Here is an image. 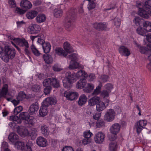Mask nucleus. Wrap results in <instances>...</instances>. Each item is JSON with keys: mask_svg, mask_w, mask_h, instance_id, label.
<instances>
[{"mask_svg": "<svg viewBox=\"0 0 151 151\" xmlns=\"http://www.w3.org/2000/svg\"><path fill=\"white\" fill-rule=\"evenodd\" d=\"M16 51L14 49L10 47L9 46L4 47V55L2 56V59L5 62L7 63L9 59H13L15 56Z\"/></svg>", "mask_w": 151, "mask_h": 151, "instance_id": "1", "label": "nucleus"}, {"mask_svg": "<svg viewBox=\"0 0 151 151\" xmlns=\"http://www.w3.org/2000/svg\"><path fill=\"white\" fill-rule=\"evenodd\" d=\"M136 6L139 8V15L145 19H148L149 17L150 11H149V12H147L144 10L142 8H145L144 6H143V4L139 1H137Z\"/></svg>", "mask_w": 151, "mask_h": 151, "instance_id": "2", "label": "nucleus"}, {"mask_svg": "<svg viewBox=\"0 0 151 151\" xmlns=\"http://www.w3.org/2000/svg\"><path fill=\"white\" fill-rule=\"evenodd\" d=\"M105 135L101 132H99L96 133L94 135V141L97 144H102L104 141Z\"/></svg>", "mask_w": 151, "mask_h": 151, "instance_id": "3", "label": "nucleus"}, {"mask_svg": "<svg viewBox=\"0 0 151 151\" xmlns=\"http://www.w3.org/2000/svg\"><path fill=\"white\" fill-rule=\"evenodd\" d=\"M57 101L55 98L54 97H48L46 98L42 102L43 106L48 107L51 105L55 104L57 103Z\"/></svg>", "mask_w": 151, "mask_h": 151, "instance_id": "4", "label": "nucleus"}, {"mask_svg": "<svg viewBox=\"0 0 151 151\" xmlns=\"http://www.w3.org/2000/svg\"><path fill=\"white\" fill-rule=\"evenodd\" d=\"M120 127V125L117 123H115L111 126L110 129V132L115 136L112 139H110L114 140L116 138L115 135L119 131Z\"/></svg>", "mask_w": 151, "mask_h": 151, "instance_id": "5", "label": "nucleus"}, {"mask_svg": "<svg viewBox=\"0 0 151 151\" xmlns=\"http://www.w3.org/2000/svg\"><path fill=\"white\" fill-rule=\"evenodd\" d=\"M115 116L114 111L112 109H110L106 113L104 119L107 122H110L114 119Z\"/></svg>", "mask_w": 151, "mask_h": 151, "instance_id": "6", "label": "nucleus"}, {"mask_svg": "<svg viewBox=\"0 0 151 151\" xmlns=\"http://www.w3.org/2000/svg\"><path fill=\"white\" fill-rule=\"evenodd\" d=\"M40 30V28L39 25L34 24L29 26L28 32L31 34H35L38 33Z\"/></svg>", "mask_w": 151, "mask_h": 151, "instance_id": "7", "label": "nucleus"}, {"mask_svg": "<svg viewBox=\"0 0 151 151\" xmlns=\"http://www.w3.org/2000/svg\"><path fill=\"white\" fill-rule=\"evenodd\" d=\"M66 42L64 43L63 44V48L64 50L60 47H57L55 49V52L59 56L64 57H66Z\"/></svg>", "mask_w": 151, "mask_h": 151, "instance_id": "8", "label": "nucleus"}, {"mask_svg": "<svg viewBox=\"0 0 151 151\" xmlns=\"http://www.w3.org/2000/svg\"><path fill=\"white\" fill-rule=\"evenodd\" d=\"M30 38L31 40L33 42L35 40L37 41V42L40 44H41L42 46V44L44 43H45L44 40V35L42 34H39L36 36H31Z\"/></svg>", "mask_w": 151, "mask_h": 151, "instance_id": "9", "label": "nucleus"}, {"mask_svg": "<svg viewBox=\"0 0 151 151\" xmlns=\"http://www.w3.org/2000/svg\"><path fill=\"white\" fill-rule=\"evenodd\" d=\"M134 44L139 49V51L142 53L145 54L149 52H151V44H149L147 45V48L144 47L140 46L136 41H134Z\"/></svg>", "mask_w": 151, "mask_h": 151, "instance_id": "10", "label": "nucleus"}, {"mask_svg": "<svg viewBox=\"0 0 151 151\" xmlns=\"http://www.w3.org/2000/svg\"><path fill=\"white\" fill-rule=\"evenodd\" d=\"M17 131L18 134L21 136L25 137L29 134V131L25 127L22 126H18L17 127Z\"/></svg>", "mask_w": 151, "mask_h": 151, "instance_id": "11", "label": "nucleus"}, {"mask_svg": "<svg viewBox=\"0 0 151 151\" xmlns=\"http://www.w3.org/2000/svg\"><path fill=\"white\" fill-rule=\"evenodd\" d=\"M118 50L122 55L128 56L130 54V51L128 48L123 45L120 46L118 48Z\"/></svg>", "mask_w": 151, "mask_h": 151, "instance_id": "12", "label": "nucleus"}, {"mask_svg": "<svg viewBox=\"0 0 151 151\" xmlns=\"http://www.w3.org/2000/svg\"><path fill=\"white\" fill-rule=\"evenodd\" d=\"M39 108V105L37 102L31 104L29 109V114L30 115H33L35 114V112L37 111Z\"/></svg>", "mask_w": 151, "mask_h": 151, "instance_id": "13", "label": "nucleus"}, {"mask_svg": "<svg viewBox=\"0 0 151 151\" xmlns=\"http://www.w3.org/2000/svg\"><path fill=\"white\" fill-rule=\"evenodd\" d=\"M78 96V93L75 92L69 91L68 92L67 91V99L73 101L77 98Z\"/></svg>", "mask_w": 151, "mask_h": 151, "instance_id": "14", "label": "nucleus"}, {"mask_svg": "<svg viewBox=\"0 0 151 151\" xmlns=\"http://www.w3.org/2000/svg\"><path fill=\"white\" fill-rule=\"evenodd\" d=\"M20 6L22 8L25 9L26 10L31 8L32 6V5L29 1L25 0L21 1Z\"/></svg>", "mask_w": 151, "mask_h": 151, "instance_id": "15", "label": "nucleus"}, {"mask_svg": "<svg viewBox=\"0 0 151 151\" xmlns=\"http://www.w3.org/2000/svg\"><path fill=\"white\" fill-rule=\"evenodd\" d=\"M107 24L106 23H95L94 24V27L99 30H106L107 29Z\"/></svg>", "mask_w": 151, "mask_h": 151, "instance_id": "16", "label": "nucleus"}, {"mask_svg": "<svg viewBox=\"0 0 151 151\" xmlns=\"http://www.w3.org/2000/svg\"><path fill=\"white\" fill-rule=\"evenodd\" d=\"M17 40L16 43L20 46L24 47H27L29 46L28 42L24 38H19L17 39Z\"/></svg>", "mask_w": 151, "mask_h": 151, "instance_id": "17", "label": "nucleus"}, {"mask_svg": "<svg viewBox=\"0 0 151 151\" xmlns=\"http://www.w3.org/2000/svg\"><path fill=\"white\" fill-rule=\"evenodd\" d=\"M47 142L46 139L42 137H38L36 141V143L39 146L43 147L46 146Z\"/></svg>", "mask_w": 151, "mask_h": 151, "instance_id": "18", "label": "nucleus"}, {"mask_svg": "<svg viewBox=\"0 0 151 151\" xmlns=\"http://www.w3.org/2000/svg\"><path fill=\"white\" fill-rule=\"evenodd\" d=\"M99 97L95 96L89 99L88 101V105L93 106L96 105L98 102L100 101Z\"/></svg>", "mask_w": 151, "mask_h": 151, "instance_id": "19", "label": "nucleus"}, {"mask_svg": "<svg viewBox=\"0 0 151 151\" xmlns=\"http://www.w3.org/2000/svg\"><path fill=\"white\" fill-rule=\"evenodd\" d=\"M68 73V76L67 77L68 83L69 84V87L71 86V84L74 82L76 80V78L75 74Z\"/></svg>", "mask_w": 151, "mask_h": 151, "instance_id": "20", "label": "nucleus"}, {"mask_svg": "<svg viewBox=\"0 0 151 151\" xmlns=\"http://www.w3.org/2000/svg\"><path fill=\"white\" fill-rule=\"evenodd\" d=\"M87 100V97L85 94H82L79 98L78 104L79 105L82 106L86 103Z\"/></svg>", "mask_w": 151, "mask_h": 151, "instance_id": "21", "label": "nucleus"}, {"mask_svg": "<svg viewBox=\"0 0 151 151\" xmlns=\"http://www.w3.org/2000/svg\"><path fill=\"white\" fill-rule=\"evenodd\" d=\"M106 107L105 103L103 101H99L96 105V110L100 112L104 110Z\"/></svg>", "mask_w": 151, "mask_h": 151, "instance_id": "22", "label": "nucleus"}, {"mask_svg": "<svg viewBox=\"0 0 151 151\" xmlns=\"http://www.w3.org/2000/svg\"><path fill=\"white\" fill-rule=\"evenodd\" d=\"M19 136L15 133H11L9 135L8 139L12 143H15L18 140Z\"/></svg>", "mask_w": 151, "mask_h": 151, "instance_id": "23", "label": "nucleus"}, {"mask_svg": "<svg viewBox=\"0 0 151 151\" xmlns=\"http://www.w3.org/2000/svg\"><path fill=\"white\" fill-rule=\"evenodd\" d=\"M37 12L35 10L30 11L27 13L26 17L29 19H32L37 16Z\"/></svg>", "mask_w": 151, "mask_h": 151, "instance_id": "24", "label": "nucleus"}, {"mask_svg": "<svg viewBox=\"0 0 151 151\" xmlns=\"http://www.w3.org/2000/svg\"><path fill=\"white\" fill-rule=\"evenodd\" d=\"M42 47L44 52L45 54L48 53L50 51L51 46L50 43L46 42L42 44Z\"/></svg>", "mask_w": 151, "mask_h": 151, "instance_id": "25", "label": "nucleus"}, {"mask_svg": "<svg viewBox=\"0 0 151 151\" xmlns=\"http://www.w3.org/2000/svg\"><path fill=\"white\" fill-rule=\"evenodd\" d=\"M47 107L43 106L42 104L40 109L39 110V114L41 116L44 117L47 114L48 112V109Z\"/></svg>", "mask_w": 151, "mask_h": 151, "instance_id": "26", "label": "nucleus"}, {"mask_svg": "<svg viewBox=\"0 0 151 151\" xmlns=\"http://www.w3.org/2000/svg\"><path fill=\"white\" fill-rule=\"evenodd\" d=\"M28 135L32 139L34 140L37 135V129L35 128H32L30 131L29 132Z\"/></svg>", "mask_w": 151, "mask_h": 151, "instance_id": "27", "label": "nucleus"}, {"mask_svg": "<svg viewBox=\"0 0 151 151\" xmlns=\"http://www.w3.org/2000/svg\"><path fill=\"white\" fill-rule=\"evenodd\" d=\"M74 26L72 18L68 20L67 22V31L70 32L72 30Z\"/></svg>", "mask_w": 151, "mask_h": 151, "instance_id": "28", "label": "nucleus"}, {"mask_svg": "<svg viewBox=\"0 0 151 151\" xmlns=\"http://www.w3.org/2000/svg\"><path fill=\"white\" fill-rule=\"evenodd\" d=\"M43 58L46 63L49 64L52 62L53 59L51 55L46 53L43 55Z\"/></svg>", "mask_w": 151, "mask_h": 151, "instance_id": "29", "label": "nucleus"}, {"mask_svg": "<svg viewBox=\"0 0 151 151\" xmlns=\"http://www.w3.org/2000/svg\"><path fill=\"white\" fill-rule=\"evenodd\" d=\"M94 88V86L91 83H87L86 87L84 89V91L86 93H90L91 92Z\"/></svg>", "mask_w": 151, "mask_h": 151, "instance_id": "30", "label": "nucleus"}, {"mask_svg": "<svg viewBox=\"0 0 151 151\" xmlns=\"http://www.w3.org/2000/svg\"><path fill=\"white\" fill-rule=\"evenodd\" d=\"M46 19V16L43 14H39L36 17V22L39 23L44 22Z\"/></svg>", "mask_w": 151, "mask_h": 151, "instance_id": "31", "label": "nucleus"}, {"mask_svg": "<svg viewBox=\"0 0 151 151\" xmlns=\"http://www.w3.org/2000/svg\"><path fill=\"white\" fill-rule=\"evenodd\" d=\"M41 132L45 136H47L49 134L47 127L45 125L42 126L40 128Z\"/></svg>", "mask_w": 151, "mask_h": 151, "instance_id": "32", "label": "nucleus"}, {"mask_svg": "<svg viewBox=\"0 0 151 151\" xmlns=\"http://www.w3.org/2000/svg\"><path fill=\"white\" fill-rule=\"evenodd\" d=\"M86 84V81L85 79H81L77 83L76 87L79 89H81L84 87Z\"/></svg>", "mask_w": 151, "mask_h": 151, "instance_id": "33", "label": "nucleus"}, {"mask_svg": "<svg viewBox=\"0 0 151 151\" xmlns=\"http://www.w3.org/2000/svg\"><path fill=\"white\" fill-rule=\"evenodd\" d=\"M8 88L7 84H5L4 85L1 91H0V98L7 94L8 91Z\"/></svg>", "mask_w": 151, "mask_h": 151, "instance_id": "34", "label": "nucleus"}, {"mask_svg": "<svg viewBox=\"0 0 151 151\" xmlns=\"http://www.w3.org/2000/svg\"><path fill=\"white\" fill-rule=\"evenodd\" d=\"M29 114L27 112H22L19 115V118L23 120H24L25 122L29 119Z\"/></svg>", "mask_w": 151, "mask_h": 151, "instance_id": "35", "label": "nucleus"}, {"mask_svg": "<svg viewBox=\"0 0 151 151\" xmlns=\"http://www.w3.org/2000/svg\"><path fill=\"white\" fill-rule=\"evenodd\" d=\"M76 78H79L80 77H81L83 78V79H85L87 77V74L85 71L81 70L78 71L76 74Z\"/></svg>", "mask_w": 151, "mask_h": 151, "instance_id": "36", "label": "nucleus"}, {"mask_svg": "<svg viewBox=\"0 0 151 151\" xmlns=\"http://www.w3.org/2000/svg\"><path fill=\"white\" fill-rule=\"evenodd\" d=\"M51 85L53 86L55 88H58L60 86L59 81L56 78H51Z\"/></svg>", "mask_w": 151, "mask_h": 151, "instance_id": "37", "label": "nucleus"}, {"mask_svg": "<svg viewBox=\"0 0 151 151\" xmlns=\"http://www.w3.org/2000/svg\"><path fill=\"white\" fill-rule=\"evenodd\" d=\"M143 26L147 32H151V22L148 21H146L143 23Z\"/></svg>", "mask_w": 151, "mask_h": 151, "instance_id": "38", "label": "nucleus"}, {"mask_svg": "<svg viewBox=\"0 0 151 151\" xmlns=\"http://www.w3.org/2000/svg\"><path fill=\"white\" fill-rule=\"evenodd\" d=\"M136 31L137 33L138 34L143 36H146V33L147 32L145 28L139 27L137 29Z\"/></svg>", "mask_w": 151, "mask_h": 151, "instance_id": "39", "label": "nucleus"}, {"mask_svg": "<svg viewBox=\"0 0 151 151\" xmlns=\"http://www.w3.org/2000/svg\"><path fill=\"white\" fill-rule=\"evenodd\" d=\"M109 151H117L116 143L114 141L111 142L109 145Z\"/></svg>", "mask_w": 151, "mask_h": 151, "instance_id": "40", "label": "nucleus"}, {"mask_svg": "<svg viewBox=\"0 0 151 151\" xmlns=\"http://www.w3.org/2000/svg\"><path fill=\"white\" fill-rule=\"evenodd\" d=\"M79 64L75 61L71 60L70 62L69 68L70 69H76L79 67Z\"/></svg>", "mask_w": 151, "mask_h": 151, "instance_id": "41", "label": "nucleus"}, {"mask_svg": "<svg viewBox=\"0 0 151 151\" xmlns=\"http://www.w3.org/2000/svg\"><path fill=\"white\" fill-rule=\"evenodd\" d=\"M15 146L18 149L23 150L24 148V142L17 141L14 143Z\"/></svg>", "mask_w": 151, "mask_h": 151, "instance_id": "42", "label": "nucleus"}, {"mask_svg": "<svg viewBox=\"0 0 151 151\" xmlns=\"http://www.w3.org/2000/svg\"><path fill=\"white\" fill-rule=\"evenodd\" d=\"M26 94L24 91H20L17 96V99L22 101L26 98Z\"/></svg>", "mask_w": 151, "mask_h": 151, "instance_id": "43", "label": "nucleus"}, {"mask_svg": "<svg viewBox=\"0 0 151 151\" xmlns=\"http://www.w3.org/2000/svg\"><path fill=\"white\" fill-rule=\"evenodd\" d=\"M102 86V83L99 81V85L96 87V89L92 93V95H96L99 94L100 92V90Z\"/></svg>", "mask_w": 151, "mask_h": 151, "instance_id": "44", "label": "nucleus"}, {"mask_svg": "<svg viewBox=\"0 0 151 151\" xmlns=\"http://www.w3.org/2000/svg\"><path fill=\"white\" fill-rule=\"evenodd\" d=\"M63 11L61 9H55L54 11V15L56 18H58L62 15Z\"/></svg>", "mask_w": 151, "mask_h": 151, "instance_id": "45", "label": "nucleus"}, {"mask_svg": "<svg viewBox=\"0 0 151 151\" xmlns=\"http://www.w3.org/2000/svg\"><path fill=\"white\" fill-rule=\"evenodd\" d=\"M31 49L33 54L36 56H39L40 54L39 51L36 49L34 45H32L31 47Z\"/></svg>", "mask_w": 151, "mask_h": 151, "instance_id": "46", "label": "nucleus"}, {"mask_svg": "<svg viewBox=\"0 0 151 151\" xmlns=\"http://www.w3.org/2000/svg\"><path fill=\"white\" fill-rule=\"evenodd\" d=\"M31 89L34 92H39L41 91V87L39 85L35 84L32 86Z\"/></svg>", "mask_w": 151, "mask_h": 151, "instance_id": "47", "label": "nucleus"}, {"mask_svg": "<svg viewBox=\"0 0 151 151\" xmlns=\"http://www.w3.org/2000/svg\"><path fill=\"white\" fill-rule=\"evenodd\" d=\"M74 51L72 46L67 42V53H70Z\"/></svg>", "mask_w": 151, "mask_h": 151, "instance_id": "48", "label": "nucleus"}, {"mask_svg": "<svg viewBox=\"0 0 151 151\" xmlns=\"http://www.w3.org/2000/svg\"><path fill=\"white\" fill-rule=\"evenodd\" d=\"M113 88V86L111 83H108L104 86V90L111 92Z\"/></svg>", "mask_w": 151, "mask_h": 151, "instance_id": "49", "label": "nucleus"}, {"mask_svg": "<svg viewBox=\"0 0 151 151\" xmlns=\"http://www.w3.org/2000/svg\"><path fill=\"white\" fill-rule=\"evenodd\" d=\"M110 92L106 90H103L101 93V96L103 98H108L109 96Z\"/></svg>", "mask_w": 151, "mask_h": 151, "instance_id": "50", "label": "nucleus"}, {"mask_svg": "<svg viewBox=\"0 0 151 151\" xmlns=\"http://www.w3.org/2000/svg\"><path fill=\"white\" fill-rule=\"evenodd\" d=\"M142 19L139 17H135L133 20V22L137 26L139 25Z\"/></svg>", "mask_w": 151, "mask_h": 151, "instance_id": "51", "label": "nucleus"}, {"mask_svg": "<svg viewBox=\"0 0 151 151\" xmlns=\"http://www.w3.org/2000/svg\"><path fill=\"white\" fill-rule=\"evenodd\" d=\"M83 135L84 138H91L93 134L89 130H87L84 132L83 133Z\"/></svg>", "mask_w": 151, "mask_h": 151, "instance_id": "52", "label": "nucleus"}, {"mask_svg": "<svg viewBox=\"0 0 151 151\" xmlns=\"http://www.w3.org/2000/svg\"><path fill=\"white\" fill-rule=\"evenodd\" d=\"M141 126L139 125V124L137 123H136L135 125V128L138 134H139L143 129H144Z\"/></svg>", "mask_w": 151, "mask_h": 151, "instance_id": "53", "label": "nucleus"}, {"mask_svg": "<svg viewBox=\"0 0 151 151\" xmlns=\"http://www.w3.org/2000/svg\"><path fill=\"white\" fill-rule=\"evenodd\" d=\"M23 110V108L21 106H19L16 107L14 110V114L15 115H17Z\"/></svg>", "mask_w": 151, "mask_h": 151, "instance_id": "54", "label": "nucleus"}, {"mask_svg": "<svg viewBox=\"0 0 151 151\" xmlns=\"http://www.w3.org/2000/svg\"><path fill=\"white\" fill-rule=\"evenodd\" d=\"M25 123L27 124H30L32 125H33L35 124V121L34 117L32 116L29 117V119L25 122Z\"/></svg>", "mask_w": 151, "mask_h": 151, "instance_id": "55", "label": "nucleus"}, {"mask_svg": "<svg viewBox=\"0 0 151 151\" xmlns=\"http://www.w3.org/2000/svg\"><path fill=\"white\" fill-rule=\"evenodd\" d=\"M51 83V78H49L44 80L43 82V84L44 86H50Z\"/></svg>", "mask_w": 151, "mask_h": 151, "instance_id": "56", "label": "nucleus"}, {"mask_svg": "<svg viewBox=\"0 0 151 151\" xmlns=\"http://www.w3.org/2000/svg\"><path fill=\"white\" fill-rule=\"evenodd\" d=\"M108 78V77L107 76L105 75H101L99 77L100 80L99 81V82L100 81L101 82H102L105 83L107 81Z\"/></svg>", "mask_w": 151, "mask_h": 151, "instance_id": "57", "label": "nucleus"}, {"mask_svg": "<svg viewBox=\"0 0 151 151\" xmlns=\"http://www.w3.org/2000/svg\"><path fill=\"white\" fill-rule=\"evenodd\" d=\"M137 123L139 124V125L141 126V127H142L144 128L145 126L147 124V122L146 120H141L139 121Z\"/></svg>", "mask_w": 151, "mask_h": 151, "instance_id": "58", "label": "nucleus"}, {"mask_svg": "<svg viewBox=\"0 0 151 151\" xmlns=\"http://www.w3.org/2000/svg\"><path fill=\"white\" fill-rule=\"evenodd\" d=\"M96 126L98 128H100L104 125V122L103 120H100L96 123Z\"/></svg>", "mask_w": 151, "mask_h": 151, "instance_id": "59", "label": "nucleus"}, {"mask_svg": "<svg viewBox=\"0 0 151 151\" xmlns=\"http://www.w3.org/2000/svg\"><path fill=\"white\" fill-rule=\"evenodd\" d=\"M92 140V139L91 138L84 137V138L82 140V143L83 145H86L90 143L91 142Z\"/></svg>", "mask_w": 151, "mask_h": 151, "instance_id": "60", "label": "nucleus"}, {"mask_svg": "<svg viewBox=\"0 0 151 151\" xmlns=\"http://www.w3.org/2000/svg\"><path fill=\"white\" fill-rule=\"evenodd\" d=\"M68 58L70 59L71 61H75L77 59V55L76 53L71 54L68 56Z\"/></svg>", "mask_w": 151, "mask_h": 151, "instance_id": "61", "label": "nucleus"}, {"mask_svg": "<svg viewBox=\"0 0 151 151\" xmlns=\"http://www.w3.org/2000/svg\"><path fill=\"white\" fill-rule=\"evenodd\" d=\"M53 70L55 71H60L62 70L63 69L60 68V66L58 64H55L52 67Z\"/></svg>", "mask_w": 151, "mask_h": 151, "instance_id": "62", "label": "nucleus"}, {"mask_svg": "<svg viewBox=\"0 0 151 151\" xmlns=\"http://www.w3.org/2000/svg\"><path fill=\"white\" fill-rule=\"evenodd\" d=\"M144 7L147 9H151V0H148L145 3Z\"/></svg>", "mask_w": 151, "mask_h": 151, "instance_id": "63", "label": "nucleus"}, {"mask_svg": "<svg viewBox=\"0 0 151 151\" xmlns=\"http://www.w3.org/2000/svg\"><path fill=\"white\" fill-rule=\"evenodd\" d=\"M46 87L44 88V92L46 95L49 94L52 90V87L50 86H45Z\"/></svg>", "mask_w": 151, "mask_h": 151, "instance_id": "64", "label": "nucleus"}]
</instances>
